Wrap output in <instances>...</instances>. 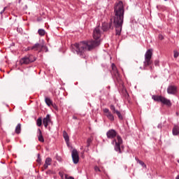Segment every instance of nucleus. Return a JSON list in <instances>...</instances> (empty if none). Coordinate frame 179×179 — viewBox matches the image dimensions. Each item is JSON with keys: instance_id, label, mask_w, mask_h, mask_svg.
I'll use <instances>...</instances> for the list:
<instances>
[{"instance_id": "19", "label": "nucleus", "mask_w": 179, "mask_h": 179, "mask_svg": "<svg viewBox=\"0 0 179 179\" xmlns=\"http://www.w3.org/2000/svg\"><path fill=\"white\" fill-rule=\"evenodd\" d=\"M20 131H22V124L19 123L15 127V134H20Z\"/></svg>"}, {"instance_id": "25", "label": "nucleus", "mask_w": 179, "mask_h": 179, "mask_svg": "<svg viewBox=\"0 0 179 179\" xmlns=\"http://www.w3.org/2000/svg\"><path fill=\"white\" fill-rule=\"evenodd\" d=\"M92 138H87V147L89 148V146H90V143H92Z\"/></svg>"}, {"instance_id": "5", "label": "nucleus", "mask_w": 179, "mask_h": 179, "mask_svg": "<svg viewBox=\"0 0 179 179\" xmlns=\"http://www.w3.org/2000/svg\"><path fill=\"white\" fill-rule=\"evenodd\" d=\"M152 55H153V50L152 49L148 50L145 54V61L143 62L144 68H148V66H150L153 64Z\"/></svg>"}, {"instance_id": "38", "label": "nucleus", "mask_w": 179, "mask_h": 179, "mask_svg": "<svg viewBox=\"0 0 179 179\" xmlns=\"http://www.w3.org/2000/svg\"><path fill=\"white\" fill-rule=\"evenodd\" d=\"M127 96H129L128 93H127Z\"/></svg>"}, {"instance_id": "18", "label": "nucleus", "mask_w": 179, "mask_h": 179, "mask_svg": "<svg viewBox=\"0 0 179 179\" xmlns=\"http://www.w3.org/2000/svg\"><path fill=\"white\" fill-rule=\"evenodd\" d=\"M45 102L47 104V106H48V107H50L52 105V101L51 100V99L48 97L45 98Z\"/></svg>"}, {"instance_id": "40", "label": "nucleus", "mask_w": 179, "mask_h": 179, "mask_svg": "<svg viewBox=\"0 0 179 179\" xmlns=\"http://www.w3.org/2000/svg\"><path fill=\"white\" fill-rule=\"evenodd\" d=\"M164 1H167V0H164Z\"/></svg>"}, {"instance_id": "10", "label": "nucleus", "mask_w": 179, "mask_h": 179, "mask_svg": "<svg viewBox=\"0 0 179 179\" xmlns=\"http://www.w3.org/2000/svg\"><path fill=\"white\" fill-rule=\"evenodd\" d=\"M71 156L74 164H78L79 163V153H78V150H73Z\"/></svg>"}, {"instance_id": "24", "label": "nucleus", "mask_w": 179, "mask_h": 179, "mask_svg": "<svg viewBox=\"0 0 179 179\" xmlns=\"http://www.w3.org/2000/svg\"><path fill=\"white\" fill-rule=\"evenodd\" d=\"M110 108L113 114H115L117 113V111H118V110L115 109V106L114 105H110Z\"/></svg>"}, {"instance_id": "28", "label": "nucleus", "mask_w": 179, "mask_h": 179, "mask_svg": "<svg viewBox=\"0 0 179 179\" xmlns=\"http://www.w3.org/2000/svg\"><path fill=\"white\" fill-rule=\"evenodd\" d=\"M178 55H179L178 52L174 51V55H173L174 58H178Z\"/></svg>"}, {"instance_id": "23", "label": "nucleus", "mask_w": 179, "mask_h": 179, "mask_svg": "<svg viewBox=\"0 0 179 179\" xmlns=\"http://www.w3.org/2000/svg\"><path fill=\"white\" fill-rule=\"evenodd\" d=\"M117 115L119 120H124V117L122 116V115L121 114V112H120L119 110L116 111V113H115Z\"/></svg>"}, {"instance_id": "15", "label": "nucleus", "mask_w": 179, "mask_h": 179, "mask_svg": "<svg viewBox=\"0 0 179 179\" xmlns=\"http://www.w3.org/2000/svg\"><path fill=\"white\" fill-rule=\"evenodd\" d=\"M38 139L39 142H44V137L43 136V133L40 129H38Z\"/></svg>"}, {"instance_id": "36", "label": "nucleus", "mask_w": 179, "mask_h": 179, "mask_svg": "<svg viewBox=\"0 0 179 179\" xmlns=\"http://www.w3.org/2000/svg\"><path fill=\"white\" fill-rule=\"evenodd\" d=\"M157 8L160 9V6H157Z\"/></svg>"}, {"instance_id": "12", "label": "nucleus", "mask_w": 179, "mask_h": 179, "mask_svg": "<svg viewBox=\"0 0 179 179\" xmlns=\"http://www.w3.org/2000/svg\"><path fill=\"white\" fill-rule=\"evenodd\" d=\"M51 163H52V159L50 157L46 158L45 164L42 168V171H44V170H47L48 169V166H51Z\"/></svg>"}, {"instance_id": "14", "label": "nucleus", "mask_w": 179, "mask_h": 179, "mask_svg": "<svg viewBox=\"0 0 179 179\" xmlns=\"http://www.w3.org/2000/svg\"><path fill=\"white\" fill-rule=\"evenodd\" d=\"M50 122H51V118L50 117V115H47L46 117L43 120V124L45 128L48 127V124H50Z\"/></svg>"}, {"instance_id": "6", "label": "nucleus", "mask_w": 179, "mask_h": 179, "mask_svg": "<svg viewBox=\"0 0 179 179\" xmlns=\"http://www.w3.org/2000/svg\"><path fill=\"white\" fill-rule=\"evenodd\" d=\"M112 67V76L113 79L117 82V83H122V79L121 78V75L120 74V72H118V69H117V66L114 63L111 64Z\"/></svg>"}, {"instance_id": "37", "label": "nucleus", "mask_w": 179, "mask_h": 179, "mask_svg": "<svg viewBox=\"0 0 179 179\" xmlns=\"http://www.w3.org/2000/svg\"><path fill=\"white\" fill-rule=\"evenodd\" d=\"M176 179H179V175L176 176Z\"/></svg>"}, {"instance_id": "8", "label": "nucleus", "mask_w": 179, "mask_h": 179, "mask_svg": "<svg viewBox=\"0 0 179 179\" xmlns=\"http://www.w3.org/2000/svg\"><path fill=\"white\" fill-rule=\"evenodd\" d=\"M33 51H38V52H41L43 51H45V52H48V48L47 46L44 45L43 43H35L32 46Z\"/></svg>"}, {"instance_id": "32", "label": "nucleus", "mask_w": 179, "mask_h": 179, "mask_svg": "<svg viewBox=\"0 0 179 179\" xmlns=\"http://www.w3.org/2000/svg\"><path fill=\"white\" fill-rule=\"evenodd\" d=\"M154 64L155 66H159V60H155Z\"/></svg>"}, {"instance_id": "3", "label": "nucleus", "mask_w": 179, "mask_h": 179, "mask_svg": "<svg viewBox=\"0 0 179 179\" xmlns=\"http://www.w3.org/2000/svg\"><path fill=\"white\" fill-rule=\"evenodd\" d=\"M106 136L108 139H114L112 142L113 145L115 144L114 149L115 152L117 153H122V150H121V145H122V138H121L119 135H117V131L115 129H110L107 131Z\"/></svg>"}, {"instance_id": "4", "label": "nucleus", "mask_w": 179, "mask_h": 179, "mask_svg": "<svg viewBox=\"0 0 179 179\" xmlns=\"http://www.w3.org/2000/svg\"><path fill=\"white\" fill-rule=\"evenodd\" d=\"M37 58L35 57L34 55L29 54L27 55L26 56L23 57L20 59V65H29L30 64H33L36 61Z\"/></svg>"}, {"instance_id": "27", "label": "nucleus", "mask_w": 179, "mask_h": 179, "mask_svg": "<svg viewBox=\"0 0 179 179\" xmlns=\"http://www.w3.org/2000/svg\"><path fill=\"white\" fill-rule=\"evenodd\" d=\"M94 171H96V173L97 171H99L100 173L101 170H100V168H99V166H94Z\"/></svg>"}, {"instance_id": "11", "label": "nucleus", "mask_w": 179, "mask_h": 179, "mask_svg": "<svg viewBox=\"0 0 179 179\" xmlns=\"http://www.w3.org/2000/svg\"><path fill=\"white\" fill-rule=\"evenodd\" d=\"M178 89L177 86L169 85L167 88L168 94H177Z\"/></svg>"}, {"instance_id": "21", "label": "nucleus", "mask_w": 179, "mask_h": 179, "mask_svg": "<svg viewBox=\"0 0 179 179\" xmlns=\"http://www.w3.org/2000/svg\"><path fill=\"white\" fill-rule=\"evenodd\" d=\"M38 33L39 34V36H45V30L43 29H40L38 30Z\"/></svg>"}, {"instance_id": "9", "label": "nucleus", "mask_w": 179, "mask_h": 179, "mask_svg": "<svg viewBox=\"0 0 179 179\" xmlns=\"http://www.w3.org/2000/svg\"><path fill=\"white\" fill-rule=\"evenodd\" d=\"M106 117L108 118V120H109V121H114V115H113V113H111V111H110L109 108H103V110Z\"/></svg>"}, {"instance_id": "29", "label": "nucleus", "mask_w": 179, "mask_h": 179, "mask_svg": "<svg viewBox=\"0 0 179 179\" xmlns=\"http://www.w3.org/2000/svg\"><path fill=\"white\" fill-rule=\"evenodd\" d=\"M50 106H52L55 110H58V106H57L55 103H52Z\"/></svg>"}, {"instance_id": "20", "label": "nucleus", "mask_w": 179, "mask_h": 179, "mask_svg": "<svg viewBox=\"0 0 179 179\" xmlns=\"http://www.w3.org/2000/svg\"><path fill=\"white\" fill-rule=\"evenodd\" d=\"M135 160L137 162V163H139L142 167H145V169H146V164H145V162L138 159V157H135Z\"/></svg>"}, {"instance_id": "22", "label": "nucleus", "mask_w": 179, "mask_h": 179, "mask_svg": "<svg viewBox=\"0 0 179 179\" xmlns=\"http://www.w3.org/2000/svg\"><path fill=\"white\" fill-rule=\"evenodd\" d=\"M42 124H43V120L41 119V117H38L36 120L37 127H40L41 125H42Z\"/></svg>"}, {"instance_id": "17", "label": "nucleus", "mask_w": 179, "mask_h": 179, "mask_svg": "<svg viewBox=\"0 0 179 179\" xmlns=\"http://www.w3.org/2000/svg\"><path fill=\"white\" fill-rule=\"evenodd\" d=\"M63 137L64 138V141L66 143H69V136L68 135V133L66 131H63Z\"/></svg>"}, {"instance_id": "31", "label": "nucleus", "mask_w": 179, "mask_h": 179, "mask_svg": "<svg viewBox=\"0 0 179 179\" xmlns=\"http://www.w3.org/2000/svg\"><path fill=\"white\" fill-rule=\"evenodd\" d=\"M59 176L62 179H64V172H59Z\"/></svg>"}, {"instance_id": "39", "label": "nucleus", "mask_w": 179, "mask_h": 179, "mask_svg": "<svg viewBox=\"0 0 179 179\" xmlns=\"http://www.w3.org/2000/svg\"><path fill=\"white\" fill-rule=\"evenodd\" d=\"M178 163H179V160H178Z\"/></svg>"}, {"instance_id": "35", "label": "nucleus", "mask_w": 179, "mask_h": 179, "mask_svg": "<svg viewBox=\"0 0 179 179\" xmlns=\"http://www.w3.org/2000/svg\"><path fill=\"white\" fill-rule=\"evenodd\" d=\"M5 10H6V7H4L3 9L1 11V15H2V13H3Z\"/></svg>"}, {"instance_id": "7", "label": "nucleus", "mask_w": 179, "mask_h": 179, "mask_svg": "<svg viewBox=\"0 0 179 179\" xmlns=\"http://www.w3.org/2000/svg\"><path fill=\"white\" fill-rule=\"evenodd\" d=\"M152 99L155 101H159L164 106H167V107H171L172 106L171 101H170V99H167V98L163 96L154 95L152 96Z\"/></svg>"}, {"instance_id": "30", "label": "nucleus", "mask_w": 179, "mask_h": 179, "mask_svg": "<svg viewBox=\"0 0 179 179\" xmlns=\"http://www.w3.org/2000/svg\"><path fill=\"white\" fill-rule=\"evenodd\" d=\"M31 50L33 51V46H29V47L27 48V50H26V51H31Z\"/></svg>"}, {"instance_id": "33", "label": "nucleus", "mask_w": 179, "mask_h": 179, "mask_svg": "<svg viewBox=\"0 0 179 179\" xmlns=\"http://www.w3.org/2000/svg\"><path fill=\"white\" fill-rule=\"evenodd\" d=\"M159 40H164V37L163 36V35L159 34Z\"/></svg>"}, {"instance_id": "16", "label": "nucleus", "mask_w": 179, "mask_h": 179, "mask_svg": "<svg viewBox=\"0 0 179 179\" xmlns=\"http://www.w3.org/2000/svg\"><path fill=\"white\" fill-rule=\"evenodd\" d=\"M173 135L175 136L179 134V127L177 125H175L172 130Z\"/></svg>"}, {"instance_id": "2", "label": "nucleus", "mask_w": 179, "mask_h": 179, "mask_svg": "<svg viewBox=\"0 0 179 179\" xmlns=\"http://www.w3.org/2000/svg\"><path fill=\"white\" fill-rule=\"evenodd\" d=\"M124 12L125 10L124 9V3H122V1H120L115 4L113 24L115 26L116 36H121L122 24L124 23Z\"/></svg>"}, {"instance_id": "26", "label": "nucleus", "mask_w": 179, "mask_h": 179, "mask_svg": "<svg viewBox=\"0 0 179 179\" xmlns=\"http://www.w3.org/2000/svg\"><path fill=\"white\" fill-rule=\"evenodd\" d=\"M37 163L41 164V158L40 157V154H38V159H36Z\"/></svg>"}, {"instance_id": "13", "label": "nucleus", "mask_w": 179, "mask_h": 179, "mask_svg": "<svg viewBox=\"0 0 179 179\" xmlns=\"http://www.w3.org/2000/svg\"><path fill=\"white\" fill-rule=\"evenodd\" d=\"M114 27H113V22L110 23H107L104 22L102 24V30L104 31H108V30H110V29H113Z\"/></svg>"}, {"instance_id": "34", "label": "nucleus", "mask_w": 179, "mask_h": 179, "mask_svg": "<svg viewBox=\"0 0 179 179\" xmlns=\"http://www.w3.org/2000/svg\"><path fill=\"white\" fill-rule=\"evenodd\" d=\"M65 178L66 179H75V178H73V177H71V176L68 178V175H66V174L65 175Z\"/></svg>"}, {"instance_id": "1", "label": "nucleus", "mask_w": 179, "mask_h": 179, "mask_svg": "<svg viewBox=\"0 0 179 179\" xmlns=\"http://www.w3.org/2000/svg\"><path fill=\"white\" fill-rule=\"evenodd\" d=\"M101 37V31H100V28L96 27L93 31V38L94 41L91 40L87 42L83 41L80 42L79 43H75L73 47L78 55H80L81 58H85L86 57V55H85L86 51H92V50H94V48H96V47H99V45H100Z\"/></svg>"}]
</instances>
